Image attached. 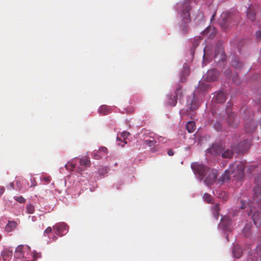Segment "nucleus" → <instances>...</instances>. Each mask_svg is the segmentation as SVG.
Here are the masks:
<instances>
[{"mask_svg": "<svg viewBox=\"0 0 261 261\" xmlns=\"http://www.w3.org/2000/svg\"><path fill=\"white\" fill-rule=\"evenodd\" d=\"M191 166L195 173L198 174V178L200 181L205 176L204 182L206 185H211L216 180L217 177L216 170L210 169L202 164L196 162L192 163Z\"/></svg>", "mask_w": 261, "mask_h": 261, "instance_id": "obj_1", "label": "nucleus"}, {"mask_svg": "<svg viewBox=\"0 0 261 261\" xmlns=\"http://www.w3.org/2000/svg\"><path fill=\"white\" fill-rule=\"evenodd\" d=\"M245 167V165L242 162L231 164L229 169L225 171V174L222 176V180L224 182L231 177L236 178L238 180L241 179L244 177V170Z\"/></svg>", "mask_w": 261, "mask_h": 261, "instance_id": "obj_2", "label": "nucleus"}, {"mask_svg": "<svg viewBox=\"0 0 261 261\" xmlns=\"http://www.w3.org/2000/svg\"><path fill=\"white\" fill-rule=\"evenodd\" d=\"M253 192L252 201L248 204L250 207L248 215H250L255 210L256 207L258 210H261V187L259 186L255 187L253 189Z\"/></svg>", "mask_w": 261, "mask_h": 261, "instance_id": "obj_3", "label": "nucleus"}, {"mask_svg": "<svg viewBox=\"0 0 261 261\" xmlns=\"http://www.w3.org/2000/svg\"><path fill=\"white\" fill-rule=\"evenodd\" d=\"M199 101L195 94L189 96L187 98L186 109L182 110L180 113L182 116H188L191 114V111L196 110L199 107Z\"/></svg>", "mask_w": 261, "mask_h": 261, "instance_id": "obj_4", "label": "nucleus"}, {"mask_svg": "<svg viewBox=\"0 0 261 261\" xmlns=\"http://www.w3.org/2000/svg\"><path fill=\"white\" fill-rule=\"evenodd\" d=\"M191 0H185L184 3L178 6V9L180 11L184 23H189L191 21L190 11L191 10L190 5Z\"/></svg>", "mask_w": 261, "mask_h": 261, "instance_id": "obj_5", "label": "nucleus"}, {"mask_svg": "<svg viewBox=\"0 0 261 261\" xmlns=\"http://www.w3.org/2000/svg\"><path fill=\"white\" fill-rule=\"evenodd\" d=\"M183 96L182 91L181 87L180 85H178L175 90V95H168V100L167 103L170 106H175L177 103V100L178 98L180 99Z\"/></svg>", "mask_w": 261, "mask_h": 261, "instance_id": "obj_6", "label": "nucleus"}, {"mask_svg": "<svg viewBox=\"0 0 261 261\" xmlns=\"http://www.w3.org/2000/svg\"><path fill=\"white\" fill-rule=\"evenodd\" d=\"M219 21L222 28L224 30H226L229 28L231 23L230 13L228 12L222 13Z\"/></svg>", "mask_w": 261, "mask_h": 261, "instance_id": "obj_7", "label": "nucleus"}, {"mask_svg": "<svg viewBox=\"0 0 261 261\" xmlns=\"http://www.w3.org/2000/svg\"><path fill=\"white\" fill-rule=\"evenodd\" d=\"M56 233L59 236H62L67 233L68 229V225L64 222H60L56 224L54 227Z\"/></svg>", "mask_w": 261, "mask_h": 261, "instance_id": "obj_8", "label": "nucleus"}, {"mask_svg": "<svg viewBox=\"0 0 261 261\" xmlns=\"http://www.w3.org/2000/svg\"><path fill=\"white\" fill-rule=\"evenodd\" d=\"M219 77V72L216 69L208 70L203 76V79L207 82H212L217 80Z\"/></svg>", "mask_w": 261, "mask_h": 261, "instance_id": "obj_9", "label": "nucleus"}, {"mask_svg": "<svg viewBox=\"0 0 261 261\" xmlns=\"http://www.w3.org/2000/svg\"><path fill=\"white\" fill-rule=\"evenodd\" d=\"M108 154V149L104 146L99 148L98 150H95L92 153V156L95 160H99Z\"/></svg>", "mask_w": 261, "mask_h": 261, "instance_id": "obj_10", "label": "nucleus"}, {"mask_svg": "<svg viewBox=\"0 0 261 261\" xmlns=\"http://www.w3.org/2000/svg\"><path fill=\"white\" fill-rule=\"evenodd\" d=\"M227 122L228 124L231 127H236L237 126L239 121L236 114L234 113H231L228 115Z\"/></svg>", "mask_w": 261, "mask_h": 261, "instance_id": "obj_11", "label": "nucleus"}, {"mask_svg": "<svg viewBox=\"0 0 261 261\" xmlns=\"http://www.w3.org/2000/svg\"><path fill=\"white\" fill-rule=\"evenodd\" d=\"M224 150L222 146L218 144H214L208 149V152L213 155H220Z\"/></svg>", "mask_w": 261, "mask_h": 261, "instance_id": "obj_12", "label": "nucleus"}, {"mask_svg": "<svg viewBox=\"0 0 261 261\" xmlns=\"http://www.w3.org/2000/svg\"><path fill=\"white\" fill-rule=\"evenodd\" d=\"M256 127V125L253 120L246 121L244 128L247 133H249L254 131Z\"/></svg>", "mask_w": 261, "mask_h": 261, "instance_id": "obj_13", "label": "nucleus"}, {"mask_svg": "<svg viewBox=\"0 0 261 261\" xmlns=\"http://www.w3.org/2000/svg\"><path fill=\"white\" fill-rule=\"evenodd\" d=\"M252 219L256 226L261 228V213L258 210L253 213Z\"/></svg>", "mask_w": 261, "mask_h": 261, "instance_id": "obj_14", "label": "nucleus"}, {"mask_svg": "<svg viewBox=\"0 0 261 261\" xmlns=\"http://www.w3.org/2000/svg\"><path fill=\"white\" fill-rule=\"evenodd\" d=\"M215 59H218V61L224 62L225 60V55L224 50L221 48H218L215 51Z\"/></svg>", "mask_w": 261, "mask_h": 261, "instance_id": "obj_15", "label": "nucleus"}, {"mask_svg": "<svg viewBox=\"0 0 261 261\" xmlns=\"http://www.w3.org/2000/svg\"><path fill=\"white\" fill-rule=\"evenodd\" d=\"M215 100L217 103H223L226 100V94L223 91H219L216 95Z\"/></svg>", "mask_w": 261, "mask_h": 261, "instance_id": "obj_16", "label": "nucleus"}, {"mask_svg": "<svg viewBox=\"0 0 261 261\" xmlns=\"http://www.w3.org/2000/svg\"><path fill=\"white\" fill-rule=\"evenodd\" d=\"M247 16L251 21H254L255 20V12L254 9L252 8L251 7H249L247 11Z\"/></svg>", "mask_w": 261, "mask_h": 261, "instance_id": "obj_17", "label": "nucleus"}, {"mask_svg": "<svg viewBox=\"0 0 261 261\" xmlns=\"http://www.w3.org/2000/svg\"><path fill=\"white\" fill-rule=\"evenodd\" d=\"M211 30V27H209L206 28L204 31H203V34L204 35H206L210 39H212L214 37L215 34L216 33V29L213 28V31L212 33H210V31Z\"/></svg>", "mask_w": 261, "mask_h": 261, "instance_id": "obj_18", "label": "nucleus"}, {"mask_svg": "<svg viewBox=\"0 0 261 261\" xmlns=\"http://www.w3.org/2000/svg\"><path fill=\"white\" fill-rule=\"evenodd\" d=\"M17 223L15 221H9L8 224L6 226L5 230L8 232H11L16 227Z\"/></svg>", "mask_w": 261, "mask_h": 261, "instance_id": "obj_19", "label": "nucleus"}, {"mask_svg": "<svg viewBox=\"0 0 261 261\" xmlns=\"http://www.w3.org/2000/svg\"><path fill=\"white\" fill-rule=\"evenodd\" d=\"M98 112L102 115H106L111 113L110 108L106 105L101 106Z\"/></svg>", "mask_w": 261, "mask_h": 261, "instance_id": "obj_20", "label": "nucleus"}, {"mask_svg": "<svg viewBox=\"0 0 261 261\" xmlns=\"http://www.w3.org/2000/svg\"><path fill=\"white\" fill-rule=\"evenodd\" d=\"M240 148L239 149L240 151L243 152L246 151L247 149L249 148V142L248 140H246L242 142H241L239 144Z\"/></svg>", "mask_w": 261, "mask_h": 261, "instance_id": "obj_21", "label": "nucleus"}, {"mask_svg": "<svg viewBox=\"0 0 261 261\" xmlns=\"http://www.w3.org/2000/svg\"><path fill=\"white\" fill-rule=\"evenodd\" d=\"M13 254L12 250L9 249H5L1 253V255L4 260H6L7 257H11Z\"/></svg>", "mask_w": 261, "mask_h": 261, "instance_id": "obj_22", "label": "nucleus"}, {"mask_svg": "<svg viewBox=\"0 0 261 261\" xmlns=\"http://www.w3.org/2000/svg\"><path fill=\"white\" fill-rule=\"evenodd\" d=\"M186 128L187 131L190 133H193L196 129L195 123L193 121H189L187 123Z\"/></svg>", "mask_w": 261, "mask_h": 261, "instance_id": "obj_23", "label": "nucleus"}, {"mask_svg": "<svg viewBox=\"0 0 261 261\" xmlns=\"http://www.w3.org/2000/svg\"><path fill=\"white\" fill-rule=\"evenodd\" d=\"M221 155L223 158H231L232 156L233 152L229 149H227L225 150L224 149Z\"/></svg>", "mask_w": 261, "mask_h": 261, "instance_id": "obj_24", "label": "nucleus"}, {"mask_svg": "<svg viewBox=\"0 0 261 261\" xmlns=\"http://www.w3.org/2000/svg\"><path fill=\"white\" fill-rule=\"evenodd\" d=\"M233 253L234 256L239 258L242 256V251L238 246H234L233 249Z\"/></svg>", "mask_w": 261, "mask_h": 261, "instance_id": "obj_25", "label": "nucleus"}, {"mask_svg": "<svg viewBox=\"0 0 261 261\" xmlns=\"http://www.w3.org/2000/svg\"><path fill=\"white\" fill-rule=\"evenodd\" d=\"M222 224L225 226V229H228L231 225V221L229 217H224L222 219Z\"/></svg>", "mask_w": 261, "mask_h": 261, "instance_id": "obj_26", "label": "nucleus"}, {"mask_svg": "<svg viewBox=\"0 0 261 261\" xmlns=\"http://www.w3.org/2000/svg\"><path fill=\"white\" fill-rule=\"evenodd\" d=\"M23 246L22 245H20L17 246L15 251V256L17 258H20L22 255Z\"/></svg>", "mask_w": 261, "mask_h": 261, "instance_id": "obj_27", "label": "nucleus"}, {"mask_svg": "<svg viewBox=\"0 0 261 261\" xmlns=\"http://www.w3.org/2000/svg\"><path fill=\"white\" fill-rule=\"evenodd\" d=\"M76 160L68 162L65 165V167L67 170H74L76 168L75 162Z\"/></svg>", "mask_w": 261, "mask_h": 261, "instance_id": "obj_28", "label": "nucleus"}, {"mask_svg": "<svg viewBox=\"0 0 261 261\" xmlns=\"http://www.w3.org/2000/svg\"><path fill=\"white\" fill-rule=\"evenodd\" d=\"M219 204L217 203L213 206V212L214 215L216 219L218 218L219 217Z\"/></svg>", "mask_w": 261, "mask_h": 261, "instance_id": "obj_29", "label": "nucleus"}, {"mask_svg": "<svg viewBox=\"0 0 261 261\" xmlns=\"http://www.w3.org/2000/svg\"><path fill=\"white\" fill-rule=\"evenodd\" d=\"M251 223H247L245 225L244 228H243V233L244 234V235L245 236H247L248 234H249V231H250V228H251Z\"/></svg>", "mask_w": 261, "mask_h": 261, "instance_id": "obj_30", "label": "nucleus"}, {"mask_svg": "<svg viewBox=\"0 0 261 261\" xmlns=\"http://www.w3.org/2000/svg\"><path fill=\"white\" fill-rule=\"evenodd\" d=\"M26 212L28 214H33L35 212V207L34 205L31 204H29L26 205Z\"/></svg>", "mask_w": 261, "mask_h": 261, "instance_id": "obj_31", "label": "nucleus"}, {"mask_svg": "<svg viewBox=\"0 0 261 261\" xmlns=\"http://www.w3.org/2000/svg\"><path fill=\"white\" fill-rule=\"evenodd\" d=\"M203 198L204 200L207 203H211L212 202L213 197L208 194L205 193L203 196Z\"/></svg>", "mask_w": 261, "mask_h": 261, "instance_id": "obj_32", "label": "nucleus"}, {"mask_svg": "<svg viewBox=\"0 0 261 261\" xmlns=\"http://www.w3.org/2000/svg\"><path fill=\"white\" fill-rule=\"evenodd\" d=\"M231 65L236 68H240L242 67L241 63H239L237 59H234L232 61Z\"/></svg>", "mask_w": 261, "mask_h": 261, "instance_id": "obj_33", "label": "nucleus"}, {"mask_svg": "<svg viewBox=\"0 0 261 261\" xmlns=\"http://www.w3.org/2000/svg\"><path fill=\"white\" fill-rule=\"evenodd\" d=\"M180 31L183 34H187L189 31V27L186 24L181 25L180 27Z\"/></svg>", "mask_w": 261, "mask_h": 261, "instance_id": "obj_34", "label": "nucleus"}, {"mask_svg": "<svg viewBox=\"0 0 261 261\" xmlns=\"http://www.w3.org/2000/svg\"><path fill=\"white\" fill-rule=\"evenodd\" d=\"M14 199L20 203H24L25 202V199L22 196H14Z\"/></svg>", "mask_w": 261, "mask_h": 261, "instance_id": "obj_35", "label": "nucleus"}, {"mask_svg": "<svg viewBox=\"0 0 261 261\" xmlns=\"http://www.w3.org/2000/svg\"><path fill=\"white\" fill-rule=\"evenodd\" d=\"M83 165H84L86 167H89L91 165V161L89 158L83 159Z\"/></svg>", "mask_w": 261, "mask_h": 261, "instance_id": "obj_36", "label": "nucleus"}, {"mask_svg": "<svg viewBox=\"0 0 261 261\" xmlns=\"http://www.w3.org/2000/svg\"><path fill=\"white\" fill-rule=\"evenodd\" d=\"M208 86H209V85L204 84L202 81L199 82V87L201 89H203L204 91H205L207 89Z\"/></svg>", "mask_w": 261, "mask_h": 261, "instance_id": "obj_37", "label": "nucleus"}, {"mask_svg": "<svg viewBox=\"0 0 261 261\" xmlns=\"http://www.w3.org/2000/svg\"><path fill=\"white\" fill-rule=\"evenodd\" d=\"M156 142V141L155 140H145L144 141V143L146 145L149 146V147H152V146H154Z\"/></svg>", "mask_w": 261, "mask_h": 261, "instance_id": "obj_38", "label": "nucleus"}, {"mask_svg": "<svg viewBox=\"0 0 261 261\" xmlns=\"http://www.w3.org/2000/svg\"><path fill=\"white\" fill-rule=\"evenodd\" d=\"M130 135V133L127 132H125V131H124L123 132H122L121 134V136L123 138V139L125 140L126 138H127L129 135Z\"/></svg>", "mask_w": 261, "mask_h": 261, "instance_id": "obj_39", "label": "nucleus"}, {"mask_svg": "<svg viewBox=\"0 0 261 261\" xmlns=\"http://www.w3.org/2000/svg\"><path fill=\"white\" fill-rule=\"evenodd\" d=\"M52 231V228L50 227H48L44 231V235L46 236Z\"/></svg>", "mask_w": 261, "mask_h": 261, "instance_id": "obj_40", "label": "nucleus"}, {"mask_svg": "<svg viewBox=\"0 0 261 261\" xmlns=\"http://www.w3.org/2000/svg\"><path fill=\"white\" fill-rule=\"evenodd\" d=\"M31 187H35L37 185V182L34 177L31 178Z\"/></svg>", "mask_w": 261, "mask_h": 261, "instance_id": "obj_41", "label": "nucleus"}, {"mask_svg": "<svg viewBox=\"0 0 261 261\" xmlns=\"http://www.w3.org/2000/svg\"><path fill=\"white\" fill-rule=\"evenodd\" d=\"M232 80L236 85H239L240 83L239 79H238V75L236 76L234 75L232 78Z\"/></svg>", "mask_w": 261, "mask_h": 261, "instance_id": "obj_42", "label": "nucleus"}, {"mask_svg": "<svg viewBox=\"0 0 261 261\" xmlns=\"http://www.w3.org/2000/svg\"><path fill=\"white\" fill-rule=\"evenodd\" d=\"M215 128L217 131L222 130L221 125L219 123L215 124Z\"/></svg>", "mask_w": 261, "mask_h": 261, "instance_id": "obj_43", "label": "nucleus"}, {"mask_svg": "<svg viewBox=\"0 0 261 261\" xmlns=\"http://www.w3.org/2000/svg\"><path fill=\"white\" fill-rule=\"evenodd\" d=\"M256 36L258 40H261V31H258L256 32Z\"/></svg>", "mask_w": 261, "mask_h": 261, "instance_id": "obj_44", "label": "nucleus"}, {"mask_svg": "<svg viewBox=\"0 0 261 261\" xmlns=\"http://www.w3.org/2000/svg\"><path fill=\"white\" fill-rule=\"evenodd\" d=\"M249 172L250 173H252V172L254 170V169L255 168V166H254V165H252V166H248L247 167Z\"/></svg>", "mask_w": 261, "mask_h": 261, "instance_id": "obj_45", "label": "nucleus"}, {"mask_svg": "<svg viewBox=\"0 0 261 261\" xmlns=\"http://www.w3.org/2000/svg\"><path fill=\"white\" fill-rule=\"evenodd\" d=\"M256 252L258 254L261 253V244L257 245L256 247Z\"/></svg>", "mask_w": 261, "mask_h": 261, "instance_id": "obj_46", "label": "nucleus"}, {"mask_svg": "<svg viewBox=\"0 0 261 261\" xmlns=\"http://www.w3.org/2000/svg\"><path fill=\"white\" fill-rule=\"evenodd\" d=\"M16 185L17 186L18 189L19 190H21V189H22V187H21V186L20 181L19 180H16Z\"/></svg>", "mask_w": 261, "mask_h": 261, "instance_id": "obj_47", "label": "nucleus"}, {"mask_svg": "<svg viewBox=\"0 0 261 261\" xmlns=\"http://www.w3.org/2000/svg\"><path fill=\"white\" fill-rule=\"evenodd\" d=\"M5 189L3 186H0V197L5 192Z\"/></svg>", "mask_w": 261, "mask_h": 261, "instance_id": "obj_48", "label": "nucleus"}, {"mask_svg": "<svg viewBox=\"0 0 261 261\" xmlns=\"http://www.w3.org/2000/svg\"><path fill=\"white\" fill-rule=\"evenodd\" d=\"M157 140L159 142H165L164 140H165V138L164 137H159L158 138H157Z\"/></svg>", "mask_w": 261, "mask_h": 261, "instance_id": "obj_49", "label": "nucleus"}, {"mask_svg": "<svg viewBox=\"0 0 261 261\" xmlns=\"http://www.w3.org/2000/svg\"><path fill=\"white\" fill-rule=\"evenodd\" d=\"M167 153L169 156H172L174 154V152L172 149H169L167 151Z\"/></svg>", "mask_w": 261, "mask_h": 261, "instance_id": "obj_50", "label": "nucleus"}, {"mask_svg": "<svg viewBox=\"0 0 261 261\" xmlns=\"http://www.w3.org/2000/svg\"><path fill=\"white\" fill-rule=\"evenodd\" d=\"M9 186L11 188V189H14V185L13 182H10L9 185Z\"/></svg>", "mask_w": 261, "mask_h": 261, "instance_id": "obj_51", "label": "nucleus"}, {"mask_svg": "<svg viewBox=\"0 0 261 261\" xmlns=\"http://www.w3.org/2000/svg\"><path fill=\"white\" fill-rule=\"evenodd\" d=\"M184 72L186 73L187 74H189V70L188 68H185L184 69Z\"/></svg>", "mask_w": 261, "mask_h": 261, "instance_id": "obj_52", "label": "nucleus"}, {"mask_svg": "<svg viewBox=\"0 0 261 261\" xmlns=\"http://www.w3.org/2000/svg\"><path fill=\"white\" fill-rule=\"evenodd\" d=\"M241 207L242 209H245L246 208V206L245 205V204H243Z\"/></svg>", "mask_w": 261, "mask_h": 261, "instance_id": "obj_53", "label": "nucleus"}, {"mask_svg": "<svg viewBox=\"0 0 261 261\" xmlns=\"http://www.w3.org/2000/svg\"><path fill=\"white\" fill-rule=\"evenodd\" d=\"M57 239V237L56 236H54L52 238L53 241H56Z\"/></svg>", "mask_w": 261, "mask_h": 261, "instance_id": "obj_54", "label": "nucleus"}, {"mask_svg": "<svg viewBox=\"0 0 261 261\" xmlns=\"http://www.w3.org/2000/svg\"><path fill=\"white\" fill-rule=\"evenodd\" d=\"M215 15V14L213 15V16H212V18H211V20H212V19H213V18H214V17Z\"/></svg>", "mask_w": 261, "mask_h": 261, "instance_id": "obj_55", "label": "nucleus"}, {"mask_svg": "<svg viewBox=\"0 0 261 261\" xmlns=\"http://www.w3.org/2000/svg\"><path fill=\"white\" fill-rule=\"evenodd\" d=\"M79 162H80V163H81V162H82V159H79Z\"/></svg>", "mask_w": 261, "mask_h": 261, "instance_id": "obj_56", "label": "nucleus"}, {"mask_svg": "<svg viewBox=\"0 0 261 261\" xmlns=\"http://www.w3.org/2000/svg\"><path fill=\"white\" fill-rule=\"evenodd\" d=\"M117 140H119V141H121V139H120V138H118L117 137Z\"/></svg>", "mask_w": 261, "mask_h": 261, "instance_id": "obj_57", "label": "nucleus"}, {"mask_svg": "<svg viewBox=\"0 0 261 261\" xmlns=\"http://www.w3.org/2000/svg\"><path fill=\"white\" fill-rule=\"evenodd\" d=\"M255 182H257V178H255Z\"/></svg>", "mask_w": 261, "mask_h": 261, "instance_id": "obj_58", "label": "nucleus"}, {"mask_svg": "<svg viewBox=\"0 0 261 261\" xmlns=\"http://www.w3.org/2000/svg\"><path fill=\"white\" fill-rule=\"evenodd\" d=\"M151 151H153H153H155V150H154L153 148H152V149H151Z\"/></svg>", "mask_w": 261, "mask_h": 261, "instance_id": "obj_59", "label": "nucleus"}, {"mask_svg": "<svg viewBox=\"0 0 261 261\" xmlns=\"http://www.w3.org/2000/svg\"><path fill=\"white\" fill-rule=\"evenodd\" d=\"M2 238V236L0 234V240H1Z\"/></svg>", "mask_w": 261, "mask_h": 261, "instance_id": "obj_60", "label": "nucleus"}, {"mask_svg": "<svg viewBox=\"0 0 261 261\" xmlns=\"http://www.w3.org/2000/svg\"><path fill=\"white\" fill-rule=\"evenodd\" d=\"M124 143H125V144H126V143H127V142H126V141H124Z\"/></svg>", "mask_w": 261, "mask_h": 261, "instance_id": "obj_61", "label": "nucleus"}]
</instances>
